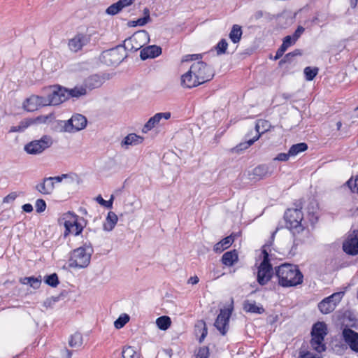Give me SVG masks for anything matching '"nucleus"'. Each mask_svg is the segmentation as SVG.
<instances>
[{"label": "nucleus", "mask_w": 358, "mask_h": 358, "mask_svg": "<svg viewBox=\"0 0 358 358\" xmlns=\"http://www.w3.org/2000/svg\"><path fill=\"white\" fill-rule=\"evenodd\" d=\"M273 275L271 264L260 263L258 267L257 280L260 285H266Z\"/></svg>", "instance_id": "15"}, {"label": "nucleus", "mask_w": 358, "mask_h": 358, "mask_svg": "<svg viewBox=\"0 0 358 358\" xmlns=\"http://www.w3.org/2000/svg\"><path fill=\"white\" fill-rule=\"evenodd\" d=\"M118 220L117 215L113 211H109L103 224V229L111 231L115 227Z\"/></svg>", "instance_id": "25"}, {"label": "nucleus", "mask_w": 358, "mask_h": 358, "mask_svg": "<svg viewBox=\"0 0 358 358\" xmlns=\"http://www.w3.org/2000/svg\"><path fill=\"white\" fill-rule=\"evenodd\" d=\"M228 48V43L226 39H221L217 44L214 47L215 50L217 55H222L227 53Z\"/></svg>", "instance_id": "42"}, {"label": "nucleus", "mask_w": 358, "mask_h": 358, "mask_svg": "<svg viewBox=\"0 0 358 358\" xmlns=\"http://www.w3.org/2000/svg\"><path fill=\"white\" fill-rule=\"evenodd\" d=\"M45 282L52 287H56L59 281L57 275L54 273L45 277Z\"/></svg>", "instance_id": "44"}, {"label": "nucleus", "mask_w": 358, "mask_h": 358, "mask_svg": "<svg viewBox=\"0 0 358 358\" xmlns=\"http://www.w3.org/2000/svg\"><path fill=\"white\" fill-rule=\"evenodd\" d=\"M238 260V255L236 250L224 252L222 257V264L227 266H232Z\"/></svg>", "instance_id": "24"}, {"label": "nucleus", "mask_w": 358, "mask_h": 358, "mask_svg": "<svg viewBox=\"0 0 358 358\" xmlns=\"http://www.w3.org/2000/svg\"><path fill=\"white\" fill-rule=\"evenodd\" d=\"M243 309L245 311L251 313L262 314L265 312L263 306H258L255 301L250 302L248 300L244 301Z\"/></svg>", "instance_id": "30"}, {"label": "nucleus", "mask_w": 358, "mask_h": 358, "mask_svg": "<svg viewBox=\"0 0 358 358\" xmlns=\"http://www.w3.org/2000/svg\"><path fill=\"white\" fill-rule=\"evenodd\" d=\"M87 88L84 85L81 86H76L73 89L68 90V99L71 97L78 98L81 96L87 94Z\"/></svg>", "instance_id": "37"}, {"label": "nucleus", "mask_w": 358, "mask_h": 358, "mask_svg": "<svg viewBox=\"0 0 358 358\" xmlns=\"http://www.w3.org/2000/svg\"><path fill=\"white\" fill-rule=\"evenodd\" d=\"M17 197V194L15 192H11L8 194L6 196L3 198V203H10L13 201Z\"/></svg>", "instance_id": "59"}, {"label": "nucleus", "mask_w": 358, "mask_h": 358, "mask_svg": "<svg viewBox=\"0 0 358 358\" xmlns=\"http://www.w3.org/2000/svg\"><path fill=\"white\" fill-rule=\"evenodd\" d=\"M33 121L29 119H26L21 121L17 126H12L9 129V133L13 132H23L27 128H28Z\"/></svg>", "instance_id": "36"}, {"label": "nucleus", "mask_w": 358, "mask_h": 358, "mask_svg": "<svg viewBox=\"0 0 358 358\" xmlns=\"http://www.w3.org/2000/svg\"><path fill=\"white\" fill-rule=\"evenodd\" d=\"M234 241V237L231 235L228 236L223 239H222L220 242L217 243L213 248V250L217 253H220L223 252L224 250L229 248L233 242Z\"/></svg>", "instance_id": "26"}, {"label": "nucleus", "mask_w": 358, "mask_h": 358, "mask_svg": "<svg viewBox=\"0 0 358 358\" xmlns=\"http://www.w3.org/2000/svg\"><path fill=\"white\" fill-rule=\"evenodd\" d=\"M83 338L80 333L76 332L71 336L69 344L71 348H79L83 345Z\"/></svg>", "instance_id": "38"}, {"label": "nucleus", "mask_w": 358, "mask_h": 358, "mask_svg": "<svg viewBox=\"0 0 358 358\" xmlns=\"http://www.w3.org/2000/svg\"><path fill=\"white\" fill-rule=\"evenodd\" d=\"M68 177L67 174H62L59 176H55V177H50L51 180L53 181L54 184L55 182H61L64 178H66Z\"/></svg>", "instance_id": "60"}, {"label": "nucleus", "mask_w": 358, "mask_h": 358, "mask_svg": "<svg viewBox=\"0 0 358 358\" xmlns=\"http://www.w3.org/2000/svg\"><path fill=\"white\" fill-rule=\"evenodd\" d=\"M275 273L282 287H296L303 282V275L294 264L285 263L275 266Z\"/></svg>", "instance_id": "1"}, {"label": "nucleus", "mask_w": 358, "mask_h": 358, "mask_svg": "<svg viewBox=\"0 0 358 358\" xmlns=\"http://www.w3.org/2000/svg\"><path fill=\"white\" fill-rule=\"evenodd\" d=\"M347 185L349 187V188L353 193L358 194V176L356 178L355 180H353L352 179H350L349 180H348Z\"/></svg>", "instance_id": "49"}, {"label": "nucleus", "mask_w": 358, "mask_h": 358, "mask_svg": "<svg viewBox=\"0 0 358 358\" xmlns=\"http://www.w3.org/2000/svg\"><path fill=\"white\" fill-rule=\"evenodd\" d=\"M66 216H71L73 220L64 221V226L65 227V230L64 232V236L66 238L70 234L75 236L79 235L83 231V227L78 222V216L71 212H69Z\"/></svg>", "instance_id": "13"}, {"label": "nucleus", "mask_w": 358, "mask_h": 358, "mask_svg": "<svg viewBox=\"0 0 358 358\" xmlns=\"http://www.w3.org/2000/svg\"><path fill=\"white\" fill-rule=\"evenodd\" d=\"M299 358H320L309 351H300Z\"/></svg>", "instance_id": "58"}, {"label": "nucleus", "mask_w": 358, "mask_h": 358, "mask_svg": "<svg viewBox=\"0 0 358 358\" xmlns=\"http://www.w3.org/2000/svg\"><path fill=\"white\" fill-rule=\"evenodd\" d=\"M343 249L348 255H358V230L354 231L353 234L343 243Z\"/></svg>", "instance_id": "18"}, {"label": "nucleus", "mask_w": 358, "mask_h": 358, "mask_svg": "<svg viewBox=\"0 0 358 358\" xmlns=\"http://www.w3.org/2000/svg\"><path fill=\"white\" fill-rule=\"evenodd\" d=\"M143 12L144 15L143 17L145 18L149 21H151L150 9L146 7L143 9Z\"/></svg>", "instance_id": "62"}, {"label": "nucleus", "mask_w": 358, "mask_h": 358, "mask_svg": "<svg viewBox=\"0 0 358 358\" xmlns=\"http://www.w3.org/2000/svg\"><path fill=\"white\" fill-rule=\"evenodd\" d=\"M52 145V139L50 136H43L39 140H34L24 146V150L30 155H38Z\"/></svg>", "instance_id": "9"}, {"label": "nucleus", "mask_w": 358, "mask_h": 358, "mask_svg": "<svg viewBox=\"0 0 358 358\" xmlns=\"http://www.w3.org/2000/svg\"><path fill=\"white\" fill-rule=\"evenodd\" d=\"M270 126V123L267 120H258L255 125V130L258 133L257 135L260 136L261 134H264L265 131H268Z\"/></svg>", "instance_id": "41"}, {"label": "nucleus", "mask_w": 358, "mask_h": 358, "mask_svg": "<svg viewBox=\"0 0 358 358\" xmlns=\"http://www.w3.org/2000/svg\"><path fill=\"white\" fill-rule=\"evenodd\" d=\"M48 95L47 96H38V105L40 107L51 106Z\"/></svg>", "instance_id": "51"}, {"label": "nucleus", "mask_w": 358, "mask_h": 358, "mask_svg": "<svg viewBox=\"0 0 358 358\" xmlns=\"http://www.w3.org/2000/svg\"><path fill=\"white\" fill-rule=\"evenodd\" d=\"M233 310V306L228 308L220 309L214 326L222 335H225L228 331L229 318Z\"/></svg>", "instance_id": "12"}, {"label": "nucleus", "mask_w": 358, "mask_h": 358, "mask_svg": "<svg viewBox=\"0 0 358 358\" xmlns=\"http://www.w3.org/2000/svg\"><path fill=\"white\" fill-rule=\"evenodd\" d=\"M259 138V135H256L251 139H248L245 142H243L237 145L236 147L231 149V152L239 153L243 150L248 149L250 145H252L256 141H257Z\"/></svg>", "instance_id": "31"}, {"label": "nucleus", "mask_w": 358, "mask_h": 358, "mask_svg": "<svg viewBox=\"0 0 358 358\" xmlns=\"http://www.w3.org/2000/svg\"><path fill=\"white\" fill-rule=\"evenodd\" d=\"M302 206L296 208L287 209L284 214V219L286 223V227L289 230H295L299 233L304 229L302 224L303 213Z\"/></svg>", "instance_id": "4"}, {"label": "nucleus", "mask_w": 358, "mask_h": 358, "mask_svg": "<svg viewBox=\"0 0 358 358\" xmlns=\"http://www.w3.org/2000/svg\"><path fill=\"white\" fill-rule=\"evenodd\" d=\"M328 334L327 326L324 322H317L313 324L311 330L310 345L317 352L326 350L324 338Z\"/></svg>", "instance_id": "3"}, {"label": "nucleus", "mask_w": 358, "mask_h": 358, "mask_svg": "<svg viewBox=\"0 0 358 358\" xmlns=\"http://www.w3.org/2000/svg\"><path fill=\"white\" fill-rule=\"evenodd\" d=\"M50 178H44L41 182L36 185V189L43 194H50L55 189V185Z\"/></svg>", "instance_id": "23"}, {"label": "nucleus", "mask_w": 358, "mask_h": 358, "mask_svg": "<svg viewBox=\"0 0 358 358\" xmlns=\"http://www.w3.org/2000/svg\"><path fill=\"white\" fill-rule=\"evenodd\" d=\"M287 50V48L282 43L280 47L277 50L275 55L273 58L274 60H277L282 57L285 52Z\"/></svg>", "instance_id": "54"}, {"label": "nucleus", "mask_w": 358, "mask_h": 358, "mask_svg": "<svg viewBox=\"0 0 358 358\" xmlns=\"http://www.w3.org/2000/svg\"><path fill=\"white\" fill-rule=\"evenodd\" d=\"M291 155H289V152L284 153L281 152L277 155V156L273 159L275 161H280V162H287L289 160Z\"/></svg>", "instance_id": "53"}, {"label": "nucleus", "mask_w": 358, "mask_h": 358, "mask_svg": "<svg viewBox=\"0 0 358 358\" xmlns=\"http://www.w3.org/2000/svg\"><path fill=\"white\" fill-rule=\"evenodd\" d=\"M343 292H335L324 298L318 303V308L323 314H328L334 310L338 303L341 301Z\"/></svg>", "instance_id": "10"}, {"label": "nucleus", "mask_w": 358, "mask_h": 358, "mask_svg": "<svg viewBox=\"0 0 358 358\" xmlns=\"http://www.w3.org/2000/svg\"><path fill=\"white\" fill-rule=\"evenodd\" d=\"M195 332L196 334H201L199 342L202 343L208 334V329L204 321L201 320L197 322L195 325Z\"/></svg>", "instance_id": "33"}, {"label": "nucleus", "mask_w": 358, "mask_h": 358, "mask_svg": "<svg viewBox=\"0 0 358 358\" xmlns=\"http://www.w3.org/2000/svg\"><path fill=\"white\" fill-rule=\"evenodd\" d=\"M122 357V358H140L139 354H138L131 346H126L123 348Z\"/></svg>", "instance_id": "40"}, {"label": "nucleus", "mask_w": 358, "mask_h": 358, "mask_svg": "<svg viewBox=\"0 0 358 358\" xmlns=\"http://www.w3.org/2000/svg\"><path fill=\"white\" fill-rule=\"evenodd\" d=\"M293 58L294 57H292L291 54L289 52V53L286 54L285 55V57L281 60H280L278 64H279V66H281L285 63H291L292 62Z\"/></svg>", "instance_id": "57"}, {"label": "nucleus", "mask_w": 358, "mask_h": 358, "mask_svg": "<svg viewBox=\"0 0 358 358\" xmlns=\"http://www.w3.org/2000/svg\"><path fill=\"white\" fill-rule=\"evenodd\" d=\"M304 31H305V29L303 27L299 26L292 36H293V38H294L295 40L297 41L300 38V36H301V34L303 33Z\"/></svg>", "instance_id": "56"}, {"label": "nucleus", "mask_w": 358, "mask_h": 358, "mask_svg": "<svg viewBox=\"0 0 358 358\" xmlns=\"http://www.w3.org/2000/svg\"><path fill=\"white\" fill-rule=\"evenodd\" d=\"M135 0H119L109 6L106 13L109 15H115L122 11L124 8L129 7L134 3Z\"/></svg>", "instance_id": "19"}, {"label": "nucleus", "mask_w": 358, "mask_h": 358, "mask_svg": "<svg viewBox=\"0 0 358 358\" xmlns=\"http://www.w3.org/2000/svg\"><path fill=\"white\" fill-rule=\"evenodd\" d=\"M129 320V316L127 314L120 315L114 322V326L116 329H120L122 328Z\"/></svg>", "instance_id": "45"}, {"label": "nucleus", "mask_w": 358, "mask_h": 358, "mask_svg": "<svg viewBox=\"0 0 358 358\" xmlns=\"http://www.w3.org/2000/svg\"><path fill=\"white\" fill-rule=\"evenodd\" d=\"M182 85L187 88H192L199 85V81L196 78H194L192 73H190V69L185 73L181 78Z\"/></svg>", "instance_id": "27"}, {"label": "nucleus", "mask_w": 358, "mask_h": 358, "mask_svg": "<svg viewBox=\"0 0 358 358\" xmlns=\"http://www.w3.org/2000/svg\"><path fill=\"white\" fill-rule=\"evenodd\" d=\"M110 78L108 74L104 73L103 76L99 74H93L87 77L83 83L87 90L91 91L101 87L103 83Z\"/></svg>", "instance_id": "16"}, {"label": "nucleus", "mask_w": 358, "mask_h": 358, "mask_svg": "<svg viewBox=\"0 0 358 358\" xmlns=\"http://www.w3.org/2000/svg\"><path fill=\"white\" fill-rule=\"evenodd\" d=\"M149 40V34L145 30H140L124 41V50L136 52L141 49Z\"/></svg>", "instance_id": "6"}, {"label": "nucleus", "mask_w": 358, "mask_h": 358, "mask_svg": "<svg viewBox=\"0 0 358 358\" xmlns=\"http://www.w3.org/2000/svg\"><path fill=\"white\" fill-rule=\"evenodd\" d=\"M306 79L308 81L313 80L318 73V69L317 67L311 68L307 66L303 71Z\"/></svg>", "instance_id": "43"}, {"label": "nucleus", "mask_w": 358, "mask_h": 358, "mask_svg": "<svg viewBox=\"0 0 358 358\" xmlns=\"http://www.w3.org/2000/svg\"><path fill=\"white\" fill-rule=\"evenodd\" d=\"M35 207L37 213H43L46 208V203L43 199H38L36 201Z\"/></svg>", "instance_id": "48"}, {"label": "nucleus", "mask_w": 358, "mask_h": 358, "mask_svg": "<svg viewBox=\"0 0 358 358\" xmlns=\"http://www.w3.org/2000/svg\"><path fill=\"white\" fill-rule=\"evenodd\" d=\"M199 279L196 275L192 276L188 279L187 283L192 285H196L199 282Z\"/></svg>", "instance_id": "63"}, {"label": "nucleus", "mask_w": 358, "mask_h": 358, "mask_svg": "<svg viewBox=\"0 0 358 358\" xmlns=\"http://www.w3.org/2000/svg\"><path fill=\"white\" fill-rule=\"evenodd\" d=\"M243 34L241 27L238 24H234L229 33V38L234 43H238Z\"/></svg>", "instance_id": "32"}, {"label": "nucleus", "mask_w": 358, "mask_h": 358, "mask_svg": "<svg viewBox=\"0 0 358 358\" xmlns=\"http://www.w3.org/2000/svg\"><path fill=\"white\" fill-rule=\"evenodd\" d=\"M143 137L138 136L136 134L131 133L128 134L121 142V145H136L141 144L143 141Z\"/></svg>", "instance_id": "28"}, {"label": "nucleus", "mask_w": 358, "mask_h": 358, "mask_svg": "<svg viewBox=\"0 0 358 358\" xmlns=\"http://www.w3.org/2000/svg\"><path fill=\"white\" fill-rule=\"evenodd\" d=\"M20 282L24 285H29L31 287L34 289H38L41 286V279L39 276L38 278L31 276V277H24L20 279Z\"/></svg>", "instance_id": "34"}, {"label": "nucleus", "mask_w": 358, "mask_h": 358, "mask_svg": "<svg viewBox=\"0 0 358 358\" xmlns=\"http://www.w3.org/2000/svg\"><path fill=\"white\" fill-rule=\"evenodd\" d=\"M162 54V48L159 46L153 45L143 48L140 52V57L142 60L148 58H155Z\"/></svg>", "instance_id": "21"}, {"label": "nucleus", "mask_w": 358, "mask_h": 358, "mask_svg": "<svg viewBox=\"0 0 358 358\" xmlns=\"http://www.w3.org/2000/svg\"><path fill=\"white\" fill-rule=\"evenodd\" d=\"M190 73H193L194 78H196L200 85L210 81L214 76L212 67L202 61L193 63L190 66Z\"/></svg>", "instance_id": "5"}, {"label": "nucleus", "mask_w": 358, "mask_h": 358, "mask_svg": "<svg viewBox=\"0 0 358 358\" xmlns=\"http://www.w3.org/2000/svg\"><path fill=\"white\" fill-rule=\"evenodd\" d=\"M114 199H115V197H114V196L112 194V195L110 196V199H109V200H108V201H106V200H104V199L101 197V196H100V195H99V196H98L96 197V201H97V202H98L100 205H101V206H103L106 207V208H109V209H110V208H113V203Z\"/></svg>", "instance_id": "46"}, {"label": "nucleus", "mask_w": 358, "mask_h": 358, "mask_svg": "<svg viewBox=\"0 0 358 358\" xmlns=\"http://www.w3.org/2000/svg\"><path fill=\"white\" fill-rule=\"evenodd\" d=\"M94 252L92 243L88 241L71 252L68 260L69 268H83L87 267L91 260V256Z\"/></svg>", "instance_id": "2"}, {"label": "nucleus", "mask_w": 358, "mask_h": 358, "mask_svg": "<svg viewBox=\"0 0 358 358\" xmlns=\"http://www.w3.org/2000/svg\"><path fill=\"white\" fill-rule=\"evenodd\" d=\"M127 57L122 45L104 51L102 57L104 63L108 66H117L122 63Z\"/></svg>", "instance_id": "8"}, {"label": "nucleus", "mask_w": 358, "mask_h": 358, "mask_svg": "<svg viewBox=\"0 0 358 358\" xmlns=\"http://www.w3.org/2000/svg\"><path fill=\"white\" fill-rule=\"evenodd\" d=\"M157 327L161 330H166L171 324V319L169 316H161L156 320Z\"/></svg>", "instance_id": "39"}, {"label": "nucleus", "mask_w": 358, "mask_h": 358, "mask_svg": "<svg viewBox=\"0 0 358 358\" xmlns=\"http://www.w3.org/2000/svg\"><path fill=\"white\" fill-rule=\"evenodd\" d=\"M199 58H201V55H198V54L186 55L183 57L182 62H189V61H192V60H196Z\"/></svg>", "instance_id": "55"}, {"label": "nucleus", "mask_w": 358, "mask_h": 358, "mask_svg": "<svg viewBox=\"0 0 358 358\" xmlns=\"http://www.w3.org/2000/svg\"><path fill=\"white\" fill-rule=\"evenodd\" d=\"M137 20V25L138 26H144L147 23L150 22V21L146 20L145 18L144 17H141V18H138Z\"/></svg>", "instance_id": "64"}, {"label": "nucleus", "mask_w": 358, "mask_h": 358, "mask_svg": "<svg viewBox=\"0 0 358 358\" xmlns=\"http://www.w3.org/2000/svg\"><path fill=\"white\" fill-rule=\"evenodd\" d=\"M296 41L292 36L288 35L283 38L282 44L288 48L291 45H294Z\"/></svg>", "instance_id": "52"}, {"label": "nucleus", "mask_w": 358, "mask_h": 358, "mask_svg": "<svg viewBox=\"0 0 358 358\" xmlns=\"http://www.w3.org/2000/svg\"><path fill=\"white\" fill-rule=\"evenodd\" d=\"M171 114L170 112L156 113L154 116L150 117L149 120L146 122L143 129V131L145 132L147 131L151 130L152 128H154L157 124L159 123L160 120L162 118H164L165 120H169L171 117Z\"/></svg>", "instance_id": "20"}, {"label": "nucleus", "mask_w": 358, "mask_h": 358, "mask_svg": "<svg viewBox=\"0 0 358 358\" xmlns=\"http://www.w3.org/2000/svg\"><path fill=\"white\" fill-rule=\"evenodd\" d=\"M308 148V145L306 143H299L292 145L289 149V152L291 157H295L301 152L307 150Z\"/></svg>", "instance_id": "35"}, {"label": "nucleus", "mask_w": 358, "mask_h": 358, "mask_svg": "<svg viewBox=\"0 0 358 358\" xmlns=\"http://www.w3.org/2000/svg\"><path fill=\"white\" fill-rule=\"evenodd\" d=\"M270 247L268 244H264L262 248V254L263 255V259L261 263L271 264L269 254L267 251V248Z\"/></svg>", "instance_id": "47"}, {"label": "nucleus", "mask_w": 358, "mask_h": 358, "mask_svg": "<svg viewBox=\"0 0 358 358\" xmlns=\"http://www.w3.org/2000/svg\"><path fill=\"white\" fill-rule=\"evenodd\" d=\"M23 211L26 213H31L33 211V206L30 203H25L22 207Z\"/></svg>", "instance_id": "61"}, {"label": "nucleus", "mask_w": 358, "mask_h": 358, "mask_svg": "<svg viewBox=\"0 0 358 358\" xmlns=\"http://www.w3.org/2000/svg\"><path fill=\"white\" fill-rule=\"evenodd\" d=\"M22 107L29 112L36 110L39 108L38 105V95H32L26 99L23 102Z\"/></svg>", "instance_id": "29"}, {"label": "nucleus", "mask_w": 358, "mask_h": 358, "mask_svg": "<svg viewBox=\"0 0 358 358\" xmlns=\"http://www.w3.org/2000/svg\"><path fill=\"white\" fill-rule=\"evenodd\" d=\"M90 38L89 36L83 34H78L69 41L68 45L71 51L77 52L82 50L85 45L90 43Z\"/></svg>", "instance_id": "17"}, {"label": "nucleus", "mask_w": 358, "mask_h": 358, "mask_svg": "<svg viewBox=\"0 0 358 358\" xmlns=\"http://www.w3.org/2000/svg\"><path fill=\"white\" fill-rule=\"evenodd\" d=\"M342 338L352 351L358 353V332L345 327L342 331Z\"/></svg>", "instance_id": "14"}, {"label": "nucleus", "mask_w": 358, "mask_h": 358, "mask_svg": "<svg viewBox=\"0 0 358 358\" xmlns=\"http://www.w3.org/2000/svg\"><path fill=\"white\" fill-rule=\"evenodd\" d=\"M87 123V118L84 115L76 113L68 120H61L59 125L62 131L74 133L85 129Z\"/></svg>", "instance_id": "7"}, {"label": "nucleus", "mask_w": 358, "mask_h": 358, "mask_svg": "<svg viewBox=\"0 0 358 358\" xmlns=\"http://www.w3.org/2000/svg\"><path fill=\"white\" fill-rule=\"evenodd\" d=\"M209 348L207 346L201 347L199 349L196 358H208Z\"/></svg>", "instance_id": "50"}, {"label": "nucleus", "mask_w": 358, "mask_h": 358, "mask_svg": "<svg viewBox=\"0 0 358 358\" xmlns=\"http://www.w3.org/2000/svg\"><path fill=\"white\" fill-rule=\"evenodd\" d=\"M51 106H57L68 99V90L59 85L50 87L48 93Z\"/></svg>", "instance_id": "11"}, {"label": "nucleus", "mask_w": 358, "mask_h": 358, "mask_svg": "<svg viewBox=\"0 0 358 358\" xmlns=\"http://www.w3.org/2000/svg\"><path fill=\"white\" fill-rule=\"evenodd\" d=\"M273 171H270L268 166L260 164L252 170L253 178L257 180H263L270 177Z\"/></svg>", "instance_id": "22"}]
</instances>
